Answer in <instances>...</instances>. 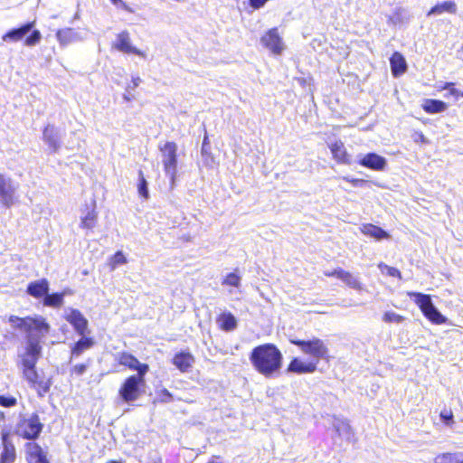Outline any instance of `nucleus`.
I'll list each match as a JSON object with an SVG mask.
<instances>
[{"label":"nucleus","mask_w":463,"mask_h":463,"mask_svg":"<svg viewBox=\"0 0 463 463\" xmlns=\"http://www.w3.org/2000/svg\"><path fill=\"white\" fill-rule=\"evenodd\" d=\"M56 37L61 46H65L75 40L76 34L72 28L59 29Z\"/></svg>","instance_id":"32"},{"label":"nucleus","mask_w":463,"mask_h":463,"mask_svg":"<svg viewBox=\"0 0 463 463\" xmlns=\"http://www.w3.org/2000/svg\"><path fill=\"white\" fill-rule=\"evenodd\" d=\"M422 109L428 114H437L445 111L448 104L440 99H426L421 104Z\"/></svg>","instance_id":"25"},{"label":"nucleus","mask_w":463,"mask_h":463,"mask_svg":"<svg viewBox=\"0 0 463 463\" xmlns=\"http://www.w3.org/2000/svg\"><path fill=\"white\" fill-rule=\"evenodd\" d=\"M35 24V21L28 22L18 28L11 29L6 32L2 39L4 42L16 43L21 41L26 33H30L24 40V45L34 46L41 42L42 34L39 30H32Z\"/></svg>","instance_id":"6"},{"label":"nucleus","mask_w":463,"mask_h":463,"mask_svg":"<svg viewBox=\"0 0 463 463\" xmlns=\"http://www.w3.org/2000/svg\"><path fill=\"white\" fill-rule=\"evenodd\" d=\"M209 146H210L209 137L207 135H205L203 137V144H202V154L206 152V149L209 147Z\"/></svg>","instance_id":"49"},{"label":"nucleus","mask_w":463,"mask_h":463,"mask_svg":"<svg viewBox=\"0 0 463 463\" xmlns=\"http://www.w3.org/2000/svg\"><path fill=\"white\" fill-rule=\"evenodd\" d=\"M24 449L27 463H50L46 451L37 442H26Z\"/></svg>","instance_id":"14"},{"label":"nucleus","mask_w":463,"mask_h":463,"mask_svg":"<svg viewBox=\"0 0 463 463\" xmlns=\"http://www.w3.org/2000/svg\"><path fill=\"white\" fill-rule=\"evenodd\" d=\"M43 139L52 152H57L61 146L58 133L52 125H47L43 130Z\"/></svg>","instance_id":"23"},{"label":"nucleus","mask_w":463,"mask_h":463,"mask_svg":"<svg viewBox=\"0 0 463 463\" xmlns=\"http://www.w3.org/2000/svg\"><path fill=\"white\" fill-rule=\"evenodd\" d=\"M329 150L332 154V158L338 165H350L352 160L351 156L348 154L344 143L341 140H336L331 143L329 146Z\"/></svg>","instance_id":"19"},{"label":"nucleus","mask_w":463,"mask_h":463,"mask_svg":"<svg viewBox=\"0 0 463 463\" xmlns=\"http://www.w3.org/2000/svg\"><path fill=\"white\" fill-rule=\"evenodd\" d=\"M378 268L383 271L385 272V274L389 277L397 278L399 279H402V273L401 271L394 267L388 266L384 263H379Z\"/></svg>","instance_id":"38"},{"label":"nucleus","mask_w":463,"mask_h":463,"mask_svg":"<svg viewBox=\"0 0 463 463\" xmlns=\"http://www.w3.org/2000/svg\"><path fill=\"white\" fill-rule=\"evenodd\" d=\"M17 404V399L14 396L0 395V406L5 408L14 407Z\"/></svg>","instance_id":"41"},{"label":"nucleus","mask_w":463,"mask_h":463,"mask_svg":"<svg viewBox=\"0 0 463 463\" xmlns=\"http://www.w3.org/2000/svg\"><path fill=\"white\" fill-rule=\"evenodd\" d=\"M50 284L47 279L43 278L38 280L31 281L26 287V293L34 298H42L49 292Z\"/></svg>","instance_id":"21"},{"label":"nucleus","mask_w":463,"mask_h":463,"mask_svg":"<svg viewBox=\"0 0 463 463\" xmlns=\"http://www.w3.org/2000/svg\"><path fill=\"white\" fill-rule=\"evenodd\" d=\"M33 362H26L25 365H22L23 377L39 397H43L51 389L52 379L39 373Z\"/></svg>","instance_id":"4"},{"label":"nucleus","mask_w":463,"mask_h":463,"mask_svg":"<svg viewBox=\"0 0 463 463\" xmlns=\"http://www.w3.org/2000/svg\"><path fill=\"white\" fill-rule=\"evenodd\" d=\"M0 202L3 206L10 208L15 203L14 188L10 178L0 173Z\"/></svg>","instance_id":"15"},{"label":"nucleus","mask_w":463,"mask_h":463,"mask_svg":"<svg viewBox=\"0 0 463 463\" xmlns=\"http://www.w3.org/2000/svg\"><path fill=\"white\" fill-rule=\"evenodd\" d=\"M216 322L219 329L225 332L233 331L238 326L237 319L231 312H222L218 315Z\"/></svg>","instance_id":"24"},{"label":"nucleus","mask_w":463,"mask_h":463,"mask_svg":"<svg viewBox=\"0 0 463 463\" xmlns=\"http://www.w3.org/2000/svg\"><path fill=\"white\" fill-rule=\"evenodd\" d=\"M82 337L78 340L71 348L72 356H80L86 350L91 348L95 345L92 337L81 335Z\"/></svg>","instance_id":"27"},{"label":"nucleus","mask_w":463,"mask_h":463,"mask_svg":"<svg viewBox=\"0 0 463 463\" xmlns=\"http://www.w3.org/2000/svg\"><path fill=\"white\" fill-rule=\"evenodd\" d=\"M146 373H134L126 377L118 390L120 401L124 403H132L137 401L146 389Z\"/></svg>","instance_id":"3"},{"label":"nucleus","mask_w":463,"mask_h":463,"mask_svg":"<svg viewBox=\"0 0 463 463\" xmlns=\"http://www.w3.org/2000/svg\"><path fill=\"white\" fill-rule=\"evenodd\" d=\"M64 293L63 292H54L52 294H46L43 304L45 307L59 308L63 305Z\"/></svg>","instance_id":"30"},{"label":"nucleus","mask_w":463,"mask_h":463,"mask_svg":"<svg viewBox=\"0 0 463 463\" xmlns=\"http://www.w3.org/2000/svg\"><path fill=\"white\" fill-rule=\"evenodd\" d=\"M125 99H126L127 100H130V98H128V97H127V96H125Z\"/></svg>","instance_id":"52"},{"label":"nucleus","mask_w":463,"mask_h":463,"mask_svg":"<svg viewBox=\"0 0 463 463\" xmlns=\"http://www.w3.org/2000/svg\"><path fill=\"white\" fill-rule=\"evenodd\" d=\"M16 449L7 430L1 431L0 463H14L16 460Z\"/></svg>","instance_id":"12"},{"label":"nucleus","mask_w":463,"mask_h":463,"mask_svg":"<svg viewBox=\"0 0 463 463\" xmlns=\"http://www.w3.org/2000/svg\"><path fill=\"white\" fill-rule=\"evenodd\" d=\"M391 71L393 77L402 76L407 71V63L403 55L394 52L390 58Z\"/></svg>","instance_id":"22"},{"label":"nucleus","mask_w":463,"mask_h":463,"mask_svg":"<svg viewBox=\"0 0 463 463\" xmlns=\"http://www.w3.org/2000/svg\"><path fill=\"white\" fill-rule=\"evenodd\" d=\"M289 343L297 345L303 354L308 355L309 361L304 362L298 357L292 358L287 367L288 373L297 374L315 373L321 360L328 362L331 358L328 346L320 338L313 337L308 340L289 338Z\"/></svg>","instance_id":"1"},{"label":"nucleus","mask_w":463,"mask_h":463,"mask_svg":"<svg viewBox=\"0 0 463 463\" xmlns=\"http://www.w3.org/2000/svg\"><path fill=\"white\" fill-rule=\"evenodd\" d=\"M440 418L447 425H452L453 424V412L450 410H443L440 414Z\"/></svg>","instance_id":"42"},{"label":"nucleus","mask_w":463,"mask_h":463,"mask_svg":"<svg viewBox=\"0 0 463 463\" xmlns=\"http://www.w3.org/2000/svg\"><path fill=\"white\" fill-rule=\"evenodd\" d=\"M128 260L124 252L118 250L109 258L107 265L110 270H114L118 266L126 264Z\"/></svg>","instance_id":"33"},{"label":"nucleus","mask_w":463,"mask_h":463,"mask_svg":"<svg viewBox=\"0 0 463 463\" xmlns=\"http://www.w3.org/2000/svg\"><path fill=\"white\" fill-rule=\"evenodd\" d=\"M8 322L14 329L24 331L31 334L33 331H48L49 325L43 318H36L32 317H19L17 316H10Z\"/></svg>","instance_id":"8"},{"label":"nucleus","mask_w":463,"mask_h":463,"mask_svg":"<svg viewBox=\"0 0 463 463\" xmlns=\"http://www.w3.org/2000/svg\"><path fill=\"white\" fill-rule=\"evenodd\" d=\"M87 369V365L85 364H78L73 366L72 373H76L77 375L82 374Z\"/></svg>","instance_id":"47"},{"label":"nucleus","mask_w":463,"mask_h":463,"mask_svg":"<svg viewBox=\"0 0 463 463\" xmlns=\"http://www.w3.org/2000/svg\"><path fill=\"white\" fill-rule=\"evenodd\" d=\"M137 192L142 198H144L145 200L148 199L149 193L147 188V182L141 170L138 171Z\"/></svg>","instance_id":"35"},{"label":"nucleus","mask_w":463,"mask_h":463,"mask_svg":"<svg viewBox=\"0 0 463 463\" xmlns=\"http://www.w3.org/2000/svg\"><path fill=\"white\" fill-rule=\"evenodd\" d=\"M110 2L118 7H120L128 12H131V9L123 0H110Z\"/></svg>","instance_id":"48"},{"label":"nucleus","mask_w":463,"mask_h":463,"mask_svg":"<svg viewBox=\"0 0 463 463\" xmlns=\"http://www.w3.org/2000/svg\"><path fill=\"white\" fill-rule=\"evenodd\" d=\"M241 276L237 272H231L223 278L222 284L223 286L239 288L241 286Z\"/></svg>","instance_id":"36"},{"label":"nucleus","mask_w":463,"mask_h":463,"mask_svg":"<svg viewBox=\"0 0 463 463\" xmlns=\"http://www.w3.org/2000/svg\"><path fill=\"white\" fill-rule=\"evenodd\" d=\"M97 222V213L95 207H91L86 215L81 218L80 227L83 229H92Z\"/></svg>","instance_id":"34"},{"label":"nucleus","mask_w":463,"mask_h":463,"mask_svg":"<svg viewBox=\"0 0 463 463\" xmlns=\"http://www.w3.org/2000/svg\"><path fill=\"white\" fill-rule=\"evenodd\" d=\"M0 419L4 420L5 419V414L4 412L0 411Z\"/></svg>","instance_id":"50"},{"label":"nucleus","mask_w":463,"mask_h":463,"mask_svg":"<svg viewBox=\"0 0 463 463\" xmlns=\"http://www.w3.org/2000/svg\"><path fill=\"white\" fill-rule=\"evenodd\" d=\"M325 276L328 278H337L351 288L356 290L363 289L362 283L351 272L346 271L341 268H337L330 271H326Z\"/></svg>","instance_id":"16"},{"label":"nucleus","mask_w":463,"mask_h":463,"mask_svg":"<svg viewBox=\"0 0 463 463\" xmlns=\"http://www.w3.org/2000/svg\"><path fill=\"white\" fill-rule=\"evenodd\" d=\"M248 1H249V5H250V7H252L254 10H258V9L263 7L269 0H248Z\"/></svg>","instance_id":"44"},{"label":"nucleus","mask_w":463,"mask_h":463,"mask_svg":"<svg viewBox=\"0 0 463 463\" xmlns=\"http://www.w3.org/2000/svg\"><path fill=\"white\" fill-rule=\"evenodd\" d=\"M43 430V423L41 421L38 413L33 412L29 417H24L19 420L15 427V433L20 438L34 441Z\"/></svg>","instance_id":"7"},{"label":"nucleus","mask_w":463,"mask_h":463,"mask_svg":"<svg viewBox=\"0 0 463 463\" xmlns=\"http://www.w3.org/2000/svg\"><path fill=\"white\" fill-rule=\"evenodd\" d=\"M343 179L345 181L350 183L354 186H360V185H362V184H364L365 183V181L364 179L351 178V177H348V176H345V177H343Z\"/></svg>","instance_id":"45"},{"label":"nucleus","mask_w":463,"mask_h":463,"mask_svg":"<svg viewBox=\"0 0 463 463\" xmlns=\"http://www.w3.org/2000/svg\"><path fill=\"white\" fill-rule=\"evenodd\" d=\"M112 48L124 53L146 57V53L143 51L132 46L130 34L128 31H122L117 34L116 41L112 43Z\"/></svg>","instance_id":"13"},{"label":"nucleus","mask_w":463,"mask_h":463,"mask_svg":"<svg viewBox=\"0 0 463 463\" xmlns=\"http://www.w3.org/2000/svg\"><path fill=\"white\" fill-rule=\"evenodd\" d=\"M116 361L118 365L135 371L136 373H147L149 371L148 364L141 363L137 357L127 351L118 353Z\"/></svg>","instance_id":"11"},{"label":"nucleus","mask_w":463,"mask_h":463,"mask_svg":"<svg viewBox=\"0 0 463 463\" xmlns=\"http://www.w3.org/2000/svg\"><path fill=\"white\" fill-rule=\"evenodd\" d=\"M461 52H463V43H462V46H461Z\"/></svg>","instance_id":"53"},{"label":"nucleus","mask_w":463,"mask_h":463,"mask_svg":"<svg viewBox=\"0 0 463 463\" xmlns=\"http://www.w3.org/2000/svg\"><path fill=\"white\" fill-rule=\"evenodd\" d=\"M462 453L444 452L434 458L433 463H463Z\"/></svg>","instance_id":"31"},{"label":"nucleus","mask_w":463,"mask_h":463,"mask_svg":"<svg viewBox=\"0 0 463 463\" xmlns=\"http://www.w3.org/2000/svg\"><path fill=\"white\" fill-rule=\"evenodd\" d=\"M249 359L256 372L269 378L281 369L283 355L275 344L266 343L255 346L250 353Z\"/></svg>","instance_id":"2"},{"label":"nucleus","mask_w":463,"mask_h":463,"mask_svg":"<svg viewBox=\"0 0 463 463\" xmlns=\"http://www.w3.org/2000/svg\"><path fill=\"white\" fill-rule=\"evenodd\" d=\"M194 356L189 351H180L174 354L172 364L181 372L187 373L194 364Z\"/></svg>","instance_id":"18"},{"label":"nucleus","mask_w":463,"mask_h":463,"mask_svg":"<svg viewBox=\"0 0 463 463\" xmlns=\"http://www.w3.org/2000/svg\"><path fill=\"white\" fill-rule=\"evenodd\" d=\"M449 90V95L454 97L455 99L463 98V90H460L456 88L455 82H445L442 86L439 88V90Z\"/></svg>","instance_id":"37"},{"label":"nucleus","mask_w":463,"mask_h":463,"mask_svg":"<svg viewBox=\"0 0 463 463\" xmlns=\"http://www.w3.org/2000/svg\"><path fill=\"white\" fill-rule=\"evenodd\" d=\"M260 43L274 55L281 54L284 50L283 40L278 27H273L266 31L260 37Z\"/></svg>","instance_id":"10"},{"label":"nucleus","mask_w":463,"mask_h":463,"mask_svg":"<svg viewBox=\"0 0 463 463\" xmlns=\"http://www.w3.org/2000/svg\"><path fill=\"white\" fill-rule=\"evenodd\" d=\"M141 82V79L139 76L132 77L131 82L128 85L127 90H135L138 87L139 83Z\"/></svg>","instance_id":"46"},{"label":"nucleus","mask_w":463,"mask_h":463,"mask_svg":"<svg viewBox=\"0 0 463 463\" xmlns=\"http://www.w3.org/2000/svg\"><path fill=\"white\" fill-rule=\"evenodd\" d=\"M361 232L363 234L373 237L377 241L389 239L390 237V234L383 228L372 223L364 224L361 228Z\"/></svg>","instance_id":"26"},{"label":"nucleus","mask_w":463,"mask_h":463,"mask_svg":"<svg viewBox=\"0 0 463 463\" xmlns=\"http://www.w3.org/2000/svg\"><path fill=\"white\" fill-rule=\"evenodd\" d=\"M107 463H120V462L116 461V460H109V461H108Z\"/></svg>","instance_id":"51"},{"label":"nucleus","mask_w":463,"mask_h":463,"mask_svg":"<svg viewBox=\"0 0 463 463\" xmlns=\"http://www.w3.org/2000/svg\"><path fill=\"white\" fill-rule=\"evenodd\" d=\"M65 319L70 323L74 330L80 335H85L88 331V320L78 309H71L70 314L65 317Z\"/></svg>","instance_id":"17"},{"label":"nucleus","mask_w":463,"mask_h":463,"mask_svg":"<svg viewBox=\"0 0 463 463\" xmlns=\"http://www.w3.org/2000/svg\"><path fill=\"white\" fill-rule=\"evenodd\" d=\"M416 306L420 308L422 315L433 325H442L447 322L444 317L434 306L431 297L429 294L410 291L407 293Z\"/></svg>","instance_id":"5"},{"label":"nucleus","mask_w":463,"mask_h":463,"mask_svg":"<svg viewBox=\"0 0 463 463\" xmlns=\"http://www.w3.org/2000/svg\"><path fill=\"white\" fill-rule=\"evenodd\" d=\"M159 150L162 154L164 170L171 175L174 181L178 162L177 145L174 141H166L163 146H159Z\"/></svg>","instance_id":"9"},{"label":"nucleus","mask_w":463,"mask_h":463,"mask_svg":"<svg viewBox=\"0 0 463 463\" xmlns=\"http://www.w3.org/2000/svg\"><path fill=\"white\" fill-rule=\"evenodd\" d=\"M414 142L418 144H428L429 140L426 138L422 131H415L412 135Z\"/></svg>","instance_id":"43"},{"label":"nucleus","mask_w":463,"mask_h":463,"mask_svg":"<svg viewBox=\"0 0 463 463\" xmlns=\"http://www.w3.org/2000/svg\"><path fill=\"white\" fill-rule=\"evenodd\" d=\"M443 13L456 14L457 13L456 3L452 0H447V1H444L443 3L437 4L429 10L427 14L428 15L441 14Z\"/></svg>","instance_id":"29"},{"label":"nucleus","mask_w":463,"mask_h":463,"mask_svg":"<svg viewBox=\"0 0 463 463\" xmlns=\"http://www.w3.org/2000/svg\"><path fill=\"white\" fill-rule=\"evenodd\" d=\"M41 354V346L37 341H30L26 348L24 356L22 359L21 364L25 365L26 362H33V364H37Z\"/></svg>","instance_id":"28"},{"label":"nucleus","mask_w":463,"mask_h":463,"mask_svg":"<svg viewBox=\"0 0 463 463\" xmlns=\"http://www.w3.org/2000/svg\"><path fill=\"white\" fill-rule=\"evenodd\" d=\"M358 164L373 171H383L386 167V159L376 153H368L359 160Z\"/></svg>","instance_id":"20"},{"label":"nucleus","mask_w":463,"mask_h":463,"mask_svg":"<svg viewBox=\"0 0 463 463\" xmlns=\"http://www.w3.org/2000/svg\"><path fill=\"white\" fill-rule=\"evenodd\" d=\"M156 398L159 402L167 403L173 401V394L166 388H162L156 392Z\"/></svg>","instance_id":"40"},{"label":"nucleus","mask_w":463,"mask_h":463,"mask_svg":"<svg viewBox=\"0 0 463 463\" xmlns=\"http://www.w3.org/2000/svg\"><path fill=\"white\" fill-rule=\"evenodd\" d=\"M383 320L385 323H402L405 320V317L399 315L393 311H387L383 315Z\"/></svg>","instance_id":"39"}]
</instances>
